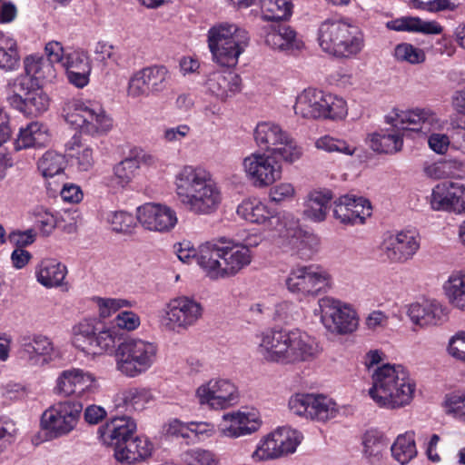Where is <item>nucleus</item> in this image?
Instances as JSON below:
<instances>
[{
    "mask_svg": "<svg viewBox=\"0 0 465 465\" xmlns=\"http://www.w3.org/2000/svg\"><path fill=\"white\" fill-rule=\"evenodd\" d=\"M153 163V157L151 154L142 150L131 151L128 157L114 165L111 181L117 188H124L133 180L142 163L152 164Z\"/></svg>",
    "mask_w": 465,
    "mask_h": 465,
    "instance_id": "29",
    "label": "nucleus"
},
{
    "mask_svg": "<svg viewBox=\"0 0 465 465\" xmlns=\"http://www.w3.org/2000/svg\"><path fill=\"white\" fill-rule=\"evenodd\" d=\"M136 427L130 417H114L98 429V434L103 443L114 447L115 451L134 434Z\"/></svg>",
    "mask_w": 465,
    "mask_h": 465,
    "instance_id": "28",
    "label": "nucleus"
},
{
    "mask_svg": "<svg viewBox=\"0 0 465 465\" xmlns=\"http://www.w3.org/2000/svg\"><path fill=\"white\" fill-rule=\"evenodd\" d=\"M315 146L317 149L327 153H339L345 155H352L356 151V147L353 144L330 135H324L317 139Z\"/></svg>",
    "mask_w": 465,
    "mask_h": 465,
    "instance_id": "49",
    "label": "nucleus"
},
{
    "mask_svg": "<svg viewBox=\"0 0 465 465\" xmlns=\"http://www.w3.org/2000/svg\"><path fill=\"white\" fill-rule=\"evenodd\" d=\"M411 321L420 326L436 325L446 319L445 308L437 301H424L409 306Z\"/></svg>",
    "mask_w": 465,
    "mask_h": 465,
    "instance_id": "31",
    "label": "nucleus"
},
{
    "mask_svg": "<svg viewBox=\"0 0 465 465\" xmlns=\"http://www.w3.org/2000/svg\"><path fill=\"white\" fill-rule=\"evenodd\" d=\"M36 233L34 229L13 231L8 234V241L17 248L24 249L35 241Z\"/></svg>",
    "mask_w": 465,
    "mask_h": 465,
    "instance_id": "61",
    "label": "nucleus"
},
{
    "mask_svg": "<svg viewBox=\"0 0 465 465\" xmlns=\"http://www.w3.org/2000/svg\"><path fill=\"white\" fill-rule=\"evenodd\" d=\"M333 216L343 224H351L350 195L341 196L334 202Z\"/></svg>",
    "mask_w": 465,
    "mask_h": 465,
    "instance_id": "59",
    "label": "nucleus"
},
{
    "mask_svg": "<svg viewBox=\"0 0 465 465\" xmlns=\"http://www.w3.org/2000/svg\"><path fill=\"white\" fill-rule=\"evenodd\" d=\"M204 246L205 243L200 245L199 250L196 251L193 248H190L189 243H179L178 247L175 246V252L181 262L184 263H191L192 262L195 261L196 263L203 270V266L200 261V256Z\"/></svg>",
    "mask_w": 465,
    "mask_h": 465,
    "instance_id": "60",
    "label": "nucleus"
},
{
    "mask_svg": "<svg viewBox=\"0 0 465 465\" xmlns=\"http://www.w3.org/2000/svg\"><path fill=\"white\" fill-rule=\"evenodd\" d=\"M277 155L265 153H252L242 161L246 177L258 188L272 184L282 175V166L276 161Z\"/></svg>",
    "mask_w": 465,
    "mask_h": 465,
    "instance_id": "18",
    "label": "nucleus"
},
{
    "mask_svg": "<svg viewBox=\"0 0 465 465\" xmlns=\"http://www.w3.org/2000/svg\"><path fill=\"white\" fill-rule=\"evenodd\" d=\"M237 213L245 221L252 223L264 224L270 231L278 233L290 214L280 215L275 210L269 208L265 203L257 199L243 201L237 207Z\"/></svg>",
    "mask_w": 465,
    "mask_h": 465,
    "instance_id": "23",
    "label": "nucleus"
},
{
    "mask_svg": "<svg viewBox=\"0 0 465 465\" xmlns=\"http://www.w3.org/2000/svg\"><path fill=\"white\" fill-rule=\"evenodd\" d=\"M186 465H218L214 454L207 450L195 448L188 450L183 454Z\"/></svg>",
    "mask_w": 465,
    "mask_h": 465,
    "instance_id": "55",
    "label": "nucleus"
},
{
    "mask_svg": "<svg viewBox=\"0 0 465 465\" xmlns=\"http://www.w3.org/2000/svg\"><path fill=\"white\" fill-rule=\"evenodd\" d=\"M25 74L20 76H28L34 83L38 80L52 78L54 75L53 64L43 57L29 55L24 60Z\"/></svg>",
    "mask_w": 465,
    "mask_h": 465,
    "instance_id": "43",
    "label": "nucleus"
},
{
    "mask_svg": "<svg viewBox=\"0 0 465 465\" xmlns=\"http://www.w3.org/2000/svg\"><path fill=\"white\" fill-rule=\"evenodd\" d=\"M430 205L436 211H465V185L460 182H443L431 193Z\"/></svg>",
    "mask_w": 465,
    "mask_h": 465,
    "instance_id": "25",
    "label": "nucleus"
},
{
    "mask_svg": "<svg viewBox=\"0 0 465 465\" xmlns=\"http://www.w3.org/2000/svg\"><path fill=\"white\" fill-rule=\"evenodd\" d=\"M66 274V266L55 259L42 260L35 268L37 282L46 288L63 286Z\"/></svg>",
    "mask_w": 465,
    "mask_h": 465,
    "instance_id": "35",
    "label": "nucleus"
},
{
    "mask_svg": "<svg viewBox=\"0 0 465 465\" xmlns=\"http://www.w3.org/2000/svg\"><path fill=\"white\" fill-rule=\"evenodd\" d=\"M278 234L287 241L293 254L302 260L311 259L319 245L318 237L299 227L298 221L292 215L284 222Z\"/></svg>",
    "mask_w": 465,
    "mask_h": 465,
    "instance_id": "20",
    "label": "nucleus"
},
{
    "mask_svg": "<svg viewBox=\"0 0 465 465\" xmlns=\"http://www.w3.org/2000/svg\"><path fill=\"white\" fill-rule=\"evenodd\" d=\"M294 187L288 183H282L270 189L269 197L272 202L281 203L290 200L294 195Z\"/></svg>",
    "mask_w": 465,
    "mask_h": 465,
    "instance_id": "63",
    "label": "nucleus"
},
{
    "mask_svg": "<svg viewBox=\"0 0 465 465\" xmlns=\"http://www.w3.org/2000/svg\"><path fill=\"white\" fill-rule=\"evenodd\" d=\"M262 17L266 21L288 19L292 13V3L290 0H259Z\"/></svg>",
    "mask_w": 465,
    "mask_h": 465,
    "instance_id": "46",
    "label": "nucleus"
},
{
    "mask_svg": "<svg viewBox=\"0 0 465 465\" xmlns=\"http://www.w3.org/2000/svg\"><path fill=\"white\" fill-rule=\"evenodd\" d=\"M203 308L200 302L187 296L171 300L162 311L161 326L169 331L181 333L196 324Z\"/></svg>",
    "mask_w": 465,
    "mask_h": 465,
    "instance_id": "13",
    "label": "nucleus"
},
{
    "mask_svg": "<svg viewBox=\"0 0 465 465\" xmlns=\"http://www.w3.org/2000/svg\"><path fill=\"white\" fill-rule=\"evenodd\" d=\"M318 43L323 52L338 58H351L364 46L363 35L356 25L331 19L320 25Z\"/></svg>",
    "mask_w": 465,
    "mask_h": 465,
    "instance_id": "6",
    "label": "nucleus"
},
{
    "mask_svg": "<svg viewBox=\"0 0 465 465\" xmlns=\"http://www.w3.org/2000/svg\"><path fill=\"white\" fill-rule=\"evenodd\" d=\"M294 113L305 119L341 120L347 115L345 100L322 90L307 88L296 98Z\"/></svg>",
    "mask_w": 465,
    "mask_h": 465,
    "instance_id": "7",
    "label": "nucleus"
},
{
    "mask_svg": "<svg viewBox=\"0 0 465 465\" xmlns=\"http://www.w3.org/2000/svg\"><path fill=\"white\" fill-rule=\"evenodd\" d=\"M448 351L452 357L465 361V332L457 333L450 339Z\"/></svg>",
    "mask_w": 465,
    "mask_h": 465,
    "instance_id": "64",
    "label": "nucleus"
},
{
    "mask_svg": "<svg viewBox=\"0 0 465 465\" xmlns=\"http://www.w3.org/2000/svg\"><path fill=\"white\" fill-rule=\"evenodd\" d=\"M154 342L142 339H129L115 350L116 370L128 378H135L150 370L157 358Z\"/></svg>",
    "mask_w": 465,
    "mask_h": 465,
    "instance_id": "8",
    "label": "nucleus"
},
{
    "mask_svg": "<svg viewBox=\"0 0 465 465\" xmlns=\"http://www.w3.org/2000/svg\"><path fill=\"white\" fill-rule=\"evenodd\" d=\"M223 420L229 421L230 424L221 429L222 433L231 438L251 434L260 427V421L255 417V414H246L244 412L226 413L223 415Z\"/></svg>",
    "mask_w": 465,
    "mask_h": 465,
    "instance_id": "34",
    "label": "nucleus"
},
{
    "mask_svg": "<svg viewBox=\"0 0 465 465\" xmlns=\"http://www.w3.org/2000/svg\"><path fill=\"white\" fill-rule=\"evenodd\" d=\"M65 121L82 133L94 135L108 132L113 125L112 119L105 114L102 104L95 101H74Z\"/></svg>",
    "mask_w": 465,
    "mask_h": 465,
    "instance_id": "11",
    "label": "nucleus"
},
{
    "mask_svg": "<svg viewBox=\"0 0 465 465\" xmlns=\"http://www.w3.org/2000/svg\"><path fill=\"white\" fill-rule=\"evenodd\" d=\"M364 453L370 458L380 459L382 452L387 449L389 442L386 438L376 430L365 432L363 436Z\"/></svg>",
    "mask_w": 465,
    "mask_h": 465,
    "instance_id": "48",
    "label": "nucleus"
},
{
    "mask_svg": "<svg viewBox=\"0 0 465 465\" xmlns=\"http://www.w3.org/2000/svg\"><path fill=\"white\" fill-rule=\"evenodd\" d=\"M19 61L16 41L0 33V68L5 71H14L18 68Z\"/></svg>",
    "mask_w": 465,
    "mask_h": 465,
    "instance_id": "44",
    "label": "nucleus"
},
{
    "mask_svg": "<svg viewBox=\"0 0 465 465\" xmlns=\"http://www.w3.org/2000/svg\"><path fill=\"white\" fill-rule=\"evenodd\" d=\"M147 74L152 94H158L163 92L167 87L170 78V72L164 65H152L144 67Z\"/></svg>",
    "mask_w": 465,
    "mask_h": 465,
    "instance_id": "50",
    "label": "nucleus"
},
{
    "mask_svg": "<svg viewBox=\"0 0 465 465\" xmlns=\"http://www.w3.org/2000/svg\"><path fill=\"white\" fill-rule=\"evenodd\" d=\"M207 45L213 61L223 67H235L250 43L249 33L234 23L221 22L207 32Z\"/></svg>",
    "mask_w": 465,
    "mask_h": 465,
    "instance_id": "5",
    "label": "nucleus"
},
{
    "mask_svg": "<svg viewBox=\"0 0 465 465\" xmlns=\"http://www.w3.org/2000/svg\"><path fill=\"white\" fill-rule=\"evenodd\" d=\"M394 57L398 61L408 62L410 64H420L425 60L424 52L408 43H402L396 45L394 49Z\"/></svg>",
    "mask_w": 465,
    "mask_h": 465,
    "instance_id": "54",
    "label": "nucleus"
},
{
    "mask_svg": "<svg viewBox=\"0 0 465 465\" xmlns=\"http://www.w3.org/2000/svg\"><path fill=\"white\" fill-rule=\"evenodd\" d=\"M66 153L73 166H76L80 172L89 171L94 163V151L81 142L79 135L74 134L66 143Z\"/></svg>",
    "mask_w": 465,
    "mask_h": 465,
    "instance_id": "37",
    "label": "nucleus"
},
{
    "mask_svg": "<svg viewBox=\"0 0 465 465\" xmlns=\"http://www.w3.org/2000/svg\"><path fill=\"white\" fill-rule=\"evenodd\" d=\"M116 340H120L113 329H98L94 321L84 320L74 327V346L89 354L113 351Z\"/></svg>",
    "mask_w": 465,
    "mask_h": 465,
    "instance_id": "15",
    "label": "nucleus"
},
{
    "mask_svg": "<svg viewBox=\"0 0 465 465\" xmlns=\"http://www.w3.org/2000/svg\"><path fill=\"white\" fill-rule=\"evenodd\" d=\"M9 104L27 116H38L47 111L49 97L37 83L28 76H17L6 84Z\"/></svg>",
    "mask_w": 465,
    "mask_h": 465,
    "instance_id": "9",
    "label": "nucleus"
},
{
    "mask_svg": "<svg viewBox=\"0 0 465 465\" xmlns=\"http://www.w3.org/2000/svg\"><path fill=\"white\" fill-rule=\"evenodd\" d=\"M200 261L210 278L219 279L233 276L249 265L252 253L245 245H231L221 238L217 242H205Z\"/></svg>",
    "mask_w": 465,
    "mask_h": 465,
    "instance_id": "4",
    "label": "nucleus"
},
{
    "mask_svg": "<svg viewBox=\"0 0 465 465\" xmlns=\"http://www.w3.org/2000/svg\"><path fill=\"white\" fill-rule=\"evenodd\" d=\"M285 284L290 292L302 300L326 292L331 287V276L318 266H298L291 270Z\"/></svg>",
    "mask_w": 465,
    "mask_h": 465,
    "instance_id": "12",
    "label": "nucleus"
},
{
    "mask_svg": "<svg viewBox=\"0 0 465 465\" xmlns=\"http://www.w3.org/2000/svg\"><path fill=\"white\" fill-rule=\"evenodd\" d=\"M145 68L135 72L129 79L127 93L133 98L149 96L152 94Z\"/></svg>",
    "mask_w": 465,
    "mask_h": 465,
    "instance_id": "52",
    "label": "nucleus"
},
{
    "mask_svg": "<svg viewBox=\"0 0 465 465\" xmlns=\"http://www.w3.org/2000/svg\"><path fill=\"white\" fill-rule=\"evenodd\" d=\"M265 43L272 49L280 51L298 50L302 46L296 32L287 25L272 26L265 36Z\"/></svg>",
    "mask_w": 465,
    "mask_h": 465,
    "instance_id": "36",
    "label": "nucleus"
},
{
    "mask_svg": "<svg viewBox=\"0 0 465 465\" xmlns=\"http://www.w3.org/2000/svg\"><path fill=\"white\" fill-rule=\"evenodd\" d=\"M57 352L49 338L35 335L25 339L19 350V357L32 366H42L50 362Z\"/></svg>",
    "mask_w": 465,
    "mask_h": 465,
    "instance_id": "27",
    "label": "nucleus"
},
{
    "mask_svg": "<svg viewBox=\"0 0 465 465\" xmlns=\"http://www.w3.org/2000/svg\"><path fill=\"white\" fill-rule=\"evenodd\" d=\"M96 388L95 377L81 369H69L63 371L56 380L54 391L64 396L82 395L85 391H94Z\"/></svg>",
    "mask_w": 465,
    "mask_h": 465,
    "instance_id": "26",
    "label": "nucleus"
},
{
    "mask_svg": "<svg viewBox=\"0 0 465 465\" xmlns=\"http://www.w3.org/2000/svg\"><path fill=\"white\" fill-rule=\"evenodd\" d=\"M114 323L121 329L134 331L139 327L141 321L140 317L135 312L124 311L115 317Z\"/></svg>",
    "mask_w": 465,
    "mask_h": 465,
    "instance_id": "62",
    "label": "nucleus"
},
{
    "mask_svg": "<svg viewBox=\"0 0 465 465\" xmlns=\"http://www.w3.org/2000/svg\"><path fill=\"white\" fill-rule=\"evenodd\" d=\"M205 87L217 98L225 100L241 91V77L233 72L214 71L209 74Z\"/></svg>",
    "mask_w": 465,
    "mask_h": 465,
    "instance_id": "33",
    "label": "nucleus"
},
{
    "mask_svg": "<svg viewBox=\"0 0 465 465\" xmlns=\"http://www.w3.org/2000/svg\"><path fill=\"white\" fill-rule=\"evenodd\" d=\"M456 1L457 0H411V3L416 9L437 13L445 10H454L457 6Z\"/></svg>",
    "mask_w": 465,
    "mask_h": 465,
    "instance_id": "57",
    "label": "nucleus"
},
{
    "mask_svg": "<svg viewBox=\"0 0 465 465\" xmlns=\"http://www.w3.org/2000/svg\"><path fill=\"white\" fill-rule=\"evenodd\" d=\"M420 248L418 233L414 231H401L388 234L382 241L381 250L393 262L411 260Z\"/></svg>",
    "mask_w": 465,
    "mask_h": 465,
    "instance_id": "22",
    "label": "nucleus"
},
{
    "mask_svg": "<svg viewBox=\"0 0 465 465\" xmlns=\"http://www.w3.org/2000/svg\"><path fill=\"white\" fill-rule=\"evenodd\" d=\"M137 221L146 230L166 232L174 228L178 218L171 207L148 203L137 208Z\"/></svg>",
    "mask_w": 465,
    "mask_h": 465,
    "instance_id": "24",
    "label": "nucleus"
},
{
    "mask_svg": "<svg viewBox=\"0 0 465 465\" xmlns=\"http://www.w3.org/2000/svg\"><path fill=\"white\" fill-rule=\"evenodd\" d=\"M370 147L381 153H396L403 145V139L396 130H381L370 135Z\"/></svg>",
    "mask_w": 465,
    "mask_h": 465,
    "instance_id": "39",
    "label": "nucleus"
},
{
    "mask_svg": "<svg viewBox=\"0 0 465 465\" xmlns=\"http://www.w3.org/2000/svg\"><path fill=\"white\" fill-rule=\"evenodd\" d=\"M64 165L65 160L64 155L54 151L45 152L37 163L38 170L46 178L61 173L64 169Z\"/></svg>",
    "mask_w": 465,
    "mask_h": 465,
    "instance_id": "47",
    "label": "nucleus"
},
{
    "mask_svg": "<svg viewBox=\"0 0 465 465\" xmlns=\"http://www.w3.org/2000/svg\"><path fill=\"white\" fill-rule=\"evenodd\" d=\"M61 64L66 72H69V70H92L89 54L83 49H75L65 53Z\"/></svg>",
    "mask_w": 465,
    "mask_h": 465,
    "instance_id": "51",
    "label": "nucleus"
},
{
    "mask_svg": "<svg viewBox=\"0 0 465 465\" xmlns=\"http://www.w3.org/2000/svg\"><path fill=\"white\" fill-rule=\"evenodd\" d=\"M82 411L83 405L79 401L57 402L42 414V429L50 439L67 435L76 427Z\"/></svg>",
    "mask_w": 465,
    "mask_h": 465,
    "instance_id": "14",
    "label": "nucleus"
},
{
    "mask_svg": "<svg viewBox=\"0 0 465 465\" xmlns=\"http://www.w3.org/2000/svg\"><path fill=\"white\" fill-rule=\"evenodd\" d=\"M394 125L401 124L403 129L419 131L425 129L424 133L430 131L439 124L434 112L430 108H413L409 110H396Z\"/></svg>",
    "mask_w": 465,
    "mask_h": 465,
    "instance_id": "30",
    "label": "nucleus"
},
{
    "mask_svg": "<svg viewBox=\"0 0 465 465\" xmlns=\"http://www.w3.org/2000/svg\"><path fill=\"white\" fill-rule=\"evenodd\" d=\"M302 439V434L296 430H277L261 440L252 457L254 460H264L293 453Z\"/></svg>",
    "mask_w": 465,
    "mask_h": 465,
    "instance_id": "19",
    "label": "nucleus"
},
{
    "mask_svg": "<svg viewBox=\"0 0 465 465\" xmlns=\"http://www.w3.org/2000/svg\"><path fill=\"white\" fill-rule=\"evenodd\" d=\"M201 404H208L213 409H225L237 402L238 391L229 380H211L196 391Z\"/></svg>",
    "mask_w": 465,
    "mask_h": 465,
    "instance_id": "21",
    "label": "nucleus"
},
{
    "mask_svg": "<svg viewBox=\"0 0 465 465\" xmlns=\"http://www.w3.org/2000/svg\"><path fill=\"white\" fill-rule=\"evenodd\" d=\"M256 144L268 153L278 155L288 163H293L301 158L302 148L293 138L273 122H260L253 131Z\"/></svg>",
    "mask_w": 465,
    "mask_h": 465,
    "instance_id": "10",
    "label": "nucleus"
},
{
    "mask_svg": "<svg viewBox=\"0 0 465 465\" xmlns=\"http://www.w3.org/2000/svg\"><path fill=\"white\" fill-rule=\"evenodd\" d=\"M445 404L448 413L452 414L460 420H465V391L449 395L446 398Z\"/></svg>",
    "mask_w": 465,
    "mask_h": 465,
    "instance_id": "58",
    "label": "nucleus"
},
{
    "mask_svg": "<svg viewBox=\"0 0 465 465\" xmlns=\"http://www.w3.org/2000/svg\"><path fill=\"white\" fill-rule=\"evenodd\" d=\"M153 450V445L147 438L133 435L122 446L117 447L114 457L122 463L133 464L149 458Z\"/></svg>",
    "mask_w": 465,
    "mask_h": 465,
    "instance_id": "32",
    "label": "nucleus"
},
{
    "mask_svg": "<svg viewBox=\"0 0 465 465\" xmlns=\"http://www.w3.org/2000/svg\"><path fill=\"white\" fill-rule=\"evenodd\" d=\"M318 304L321 321L329 331L344 335L357 329L359 319L350 304L329 296L321 298Z\"/></svg>",
    "mask_w": 465,
    "mask_h": 465,
    "instance_id": "16",
    "label": "nucleus"
},
{
    "mask_svg": "<svg viewBox=\"0 0 465 465\" xmlns=\"http://www.w3.org/2000/svg\"><path fill=\"white\" fill-rule=\"evenodd\" d=\"M49 142L47 128L39 122H32L21 128L15 143L17 150L29 147H42Z\"/></svg>",
    "mask_w": 465,
    "mask_h": 465,
    "instance_id": "40",
    "label": "nucleus"
},
{
    "mask_svg": "<svg viewBox=\"0 0 465 465\" xmlns=\"http://www.w3.org/2000/svg\"><path fill=\"white\" fill-rule=\"evenodd\" d=\"M443 290L450 304L465 312V272H452L444 282Z\"/></svg>",
    "mask_w": 465,
    "mask_h": 465,
    "instance_id": "41",
    "label": "nucleus"
},
{
    "mask_svg": "<svg viewBox=\"0 0 465 465\" xmlns=\"http://www.w3.org/2000/svg\"><path fill=\"white\" fill-rule=\"evenodd\" d=\"M258 352L269 362L292 364L313 357V341L299 331L271 329L259 336Z\"/></svg>",
    "mask_w": 465,
    "mask_h": 465,
    "instance_id": "2",
    "label": "nucleus"
},
{
    "mask_svg": "<svg viewBox=\"0 0 465 465\" xmlns=\"http://www.w3.org/2000/svg\"><path fill=\"white\" fill-rule=\"evenodd\" d=\"M415 390L414 381L401 365L383 364L372 374L369 394L379 407L395 410L409 405Z\"/></svg>",
    "mask_w": 465,
    "mask_h": 465,
    "instance_id": "3",
    "label": "nucleus"
},
{
    "mask_svg": "<svg viewBox=\"0 0 465 465\" xmlns=\"http://www.w3.org/2000/svg\"><path fill=\"white\" fill-rule=\"evenodd\" d=\"M106 220L110 223L113 231L127 233L132 231L135 225L136 220L133 214L124 212H110L106 215Z\"/></svg>",
    "mask_w": 465,
    "mask_h": 465,
    "instance_id": "53",
    "label": "nucleus"
},
{
    "mask_svg": "<svg viewBox=\"0 0 465 465\" xmlns=\"http://www.w3.org/2000/svg\"><path fill=\"white\" fill-rule=\"evenodd\" d=\"M289 409L297 416L322 422L339 413L336 402L322 394L297 393L290 398Z\"/></svg>",
    "mask_w": 465,
    "mask_h": 465,
    "instance_id": "17",
    "label": "nucleus"
},
{
    "mask_svg": "<svg viewBox=\"0 0 465 465\" xmlns=\"http://www.w3.org/2000/svg\"><path fill=\"white\" fill-rule=\"evenodd\" d=\"M119 400L126 409L140 411L153 400V394L147 388L133 387L123 391Z\"/></svg>",
    "mask_w": 465,
    "mask_h": 465,
    "instance_id": "45",
    "label": "nucleus"
},
{
    "mask_svg": "<svg viewBox=\"0 0 465 465\" xmlns=\"http://www.w3.org/2000/svg\"><path fill=\"white\" fill-rule=\"evenodd\" d=\"M174 184L179 202L190 213L211 214L221 204V189L212 174L203 168L183 166L175 175Z\"/></svg>",
    "mask_w": 465,
    "mask_h": 465,
    "instance_id": "1",
    "label": "nucleus"
},
{
    "mask_svg": "<svg viewBox=\"0 0 465 465\" xmlns=\"http://www.w3.org/2000/svg\"><path fill=\"white\" fill-rule=\"evenodd\" d=\"M392 457L401 465L409 463L417 456L414 431L400 434L391 447Z\"/></svg>",
    "mask_w": 465,
    "mask_h": 465,
    "instance_id": "42",
    "label": "nucleus"
},
{
    "mask_svg": "<svg viewBox=\"0 0 465 465\" xmlns=\"http://www.w3.org/2000/svg\"><path fill=\"white\" fill-rule=\"evenodd\" d=\"M351 213L352 225L363 223L366 217L371 214V203L363 197L350 196Z\"/></svg>",
    "mask_w": 465,
    "mask_h": 465,
    "instance_id": "56",
    "label": "nucleus"
},
{
    "mask_svg": "<svg viewBox=\"0 0 465 465\" xmlns=\"http://www.w3.org/2000/svg\"><path fill=\"white\" fill-rule=\"evenodd\" d=\"M331 199L329 190L311 192L304 203V217L313 222L325 220Z\"/></svg>",
    "mask_w": 465,
    "mask_h": 465,
    "instance_id": "38",
    "label": "nucleus"
}]
</instances>
